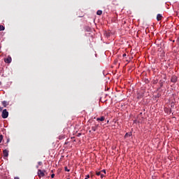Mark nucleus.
<instances>
[{
  "label": "nucleus",
  "mask_w": 179,
  "mask_h": 179,
  "mask_svg": "<svg viewBox=\"0 0 179 179\" xmlns=\"http://www.w3.org/2000/svg\"><path fill=\"white\" fill-rule=\"evenodd\" d=\"M8 115H9V113L8 112V110H6V109L3 110V112L1 114L2 118H8Z\"/></svg>",
  "instance_id": "nucleus-1"
},
{
  "label": "nucleus",
  "mask_w": 179,
  "mask_h": 179,
  "mask_svg": "<svg viewBox=\"0 0 179 179\" xmlns=\"http://www.w3.org/2000/svg\"><path fill=\"white\" fill-rule=\"evenodd\" d=\"M106 174V170L103 169L99 172H96V176H101V178H103L104 177V175Z\"/></svg>",
  "instance_id": "nucleus-2"
},
{
  "label": "nucleus",
  "mask_w": 179,
  "mask_h": 179,
  "mask_svg": "<svg viewBox=\"0 0 179 179\" xmlns=\"http://www.w3.org/2000/svg\"><path fill=\"white\" fill-rule=\"evenodd\" d=\"M45 172V171H41V169L38 170V177H44L45 174L44 173Z\"/></svg>",
  "instance_id": "nucleus-3"
},
{
  "label": "nucleus",
  "mask_w": 179,
  "mask_h": 179,
  "mask_svg": "<svg viewBox=\"0 0 179 179\" xmlns=\"http://www.w3.org/2000/svg\"><path fill=\"white\" fill-rule=\"evenodd\" d=\"M4 62H6V64H10V62H12V57L8 56L7 58L4 59Z\"/></svg>",
  "instance_id": "nucleus-4"
},
{
  "label": "nucleus",
  "mask_w": 179,
  "mask_h": 179,
  "mask_svg": "<svg viewBox=\"0 0 179 179\" xmlns=\"http://www.w3.org/2000/svg\"><path fill=\"white\" fill-rule=\"evenodd\" d=\"M3 155L4 157H8V156L9 155V151H8V150H4L3 151Z\"/></svg>",
  "instance_id": "nucleus-5"
},
{
  "label": "nucleus",
  "mask_w": 179,
  "mask_h": 179,
  "mask_svg": "<svg viewBox=\"0 0 179 179\" xmlns=\"http://www.w3.org/2000/svg\"><path fill=\"white\" fill-rule=\"evenodd\" d=\"M171 82H172L173 83H176V82H177V76H173L171 79Z\"/></svg>",
  "instance_id": "nucleus-6"
},
{
  "label": "nucleus",
  "mask_w": 179,
  "mask_h": 179,
  "mask_svg": "<svg viewBox=\"0 0 179 179\" xmlns=\"http://www.w3.org/2000/svg\"><path fill=\"white\" fill-rule=\"evenodd\" d=\"M104 120H105L104 116H102L101 117H97L96 118V121H104Z\"/></svg>",
  "instance_id": "nucleus-7"
},
{
  "label": "nucleus",
  "mask_w": 179,
  "mask_h": 179,
  "mask_svg": "<svg viewBox=\"0 0 179 179\" xmlns=\"http://www.w3.org/2000/svg\"><path fill=\"white\" fill-rule=\"evenodd\" d=\"M162 15L161 14H158L157 15V20H158V21L162 20Z\"/></svg>",
  "instance_id": "nucleus-8"
},
{
  "label": "nucleus",
  "mask_w": 179,
  "mask_h": 179,
  "mask_svg": "<svg viewBox=\"0 0 179 179\" xmlns=\"http://www.w3.org/2000/svg\"><path fill=\"white\" fill-rule=\"evenodd\" d=\"M103 11H101V10H99L96 12V15H98L99 16H100L101 15H102Z\"/></svg>",
  "instance_id": "nucleus-9"
},
{
  "label": "nucleus",
  "mask_w": 179,
  "mask_h": 179,
  "mask_svg": "<svg viewBox=\"0 0 179 179\" xmlns=\"http://www.w3.org/2000/svg\"><path fill=\"white\" fill-rule=\"evenodd\" d=\"M3 30H5V27L3 25L0 26V31H3Z\"/></svg>",
  "instance_id": "nucleus-10"
},
{
  "label": "nucleus",
  "mask_w": 179,
  "mask_h": 179,
  "mask_svg": "<svg viewBox=\"0 0 179 179\" xmlns=\"http://www.w3.org/2000/svg\"><path fill=\"white\" fill-rule=\"evenodd\" d=\"M2 105L3 106V107H6V106H8V104L6 103V101H2Z\"/></svg>",
  "instance_id": "nucleus-11"
},
{
  "label": "nucleus",
  "mask_w": 179,
  "mask_h": 179,
  "mask_svg": "<svg viewBox=\"0 0 179 179\" xmlns=\"http://www.w3.org/2000/svg\"><path fill=\"white\" fill-rule=\"evenodd\" d=\"M59 139H65V135H61L59 136Z\"/></svg>",
  "instance_id": "nucleus-12"
},
{
  "label": "nucleus",
  "mask_w": 179,
  "mask_h": 179,
  "mask_svg": "<svg viewBox=\"0 0 179 179\" xmlns=\"http://www.w3.org/2000/svg\"><path fill=\"white\" fill-rule=\"evenodd\" d=\"M129 136H131V134L127 133V134H125V136H124V138H128V137H129Z\"/></svg>",
  "instance_id": "nucleus-13"
},
{
  "label": "nucleus",
  "mask_w": 179,
  "mask_h": 179,
  "mask_svg": "<svg viewBox=\"0 0 179 179\" xmlns=\"http://www.w3.org/2000/svg\"><path fill=\"white\" fill-rule=\"evenodd\" d=\"M3 140V136L0 135V143L2 142Z\"/></svg>",
  "instance_id": "nucleus-14"
},
{
  "label": "nucleus",
  "mask_w": 179,
  "mask_h": 179,
  "mask_svg": "<svg viewBox=\"0 0 179 179\" xmlns=\"http://www.w3.org/2000/svg\"><path fill=\"white\" fill-rule=\"evenodd\" d=\"M64 169H65V171H70V170L66 166L64 168Z\"/></svg>",
  "instance_id": "nucleus-15"
},
{
  "label": "nucleus",
  "mask_w": 179,
  "mask_h": 179,
  "mask_svg": "<svg viewBox=\"0 0 179 179\" xmlns=\"http://www.w3.org/2000/svg\"><path fill=\"white\" fill-rule=\"evenodd\" d=\"M54 177H55V174L52 173V174L51 175V178H54Z\"/></svg>",
  "instance_id": "nucleus-16"
},
{
  "label": "nucleus",
  "mask_w": 179,
  "mask_h": 179,
  "mask_svg": "<svg viewBox=\"0 0 179 179\" xmlns=\"http://www.w3.org/2000/svg\"><path fill=\"white\" fill-rule=\"evenodd\" d=\"M41 164H43V162H38V165H39V166H41Z\"/></svg>",
  "instance_id": "nucleus-17"
},
{
  "label": "nucleus",
  "mask_w": 179,
  "mask_h": 179,
  "mask_svg": "<svg viewBox=\"0 0 179 179\" xmlns=\"http://www.w3.org/2000/svg\"><path fill=\"white\" fill-rule=\"evenodd\" d=\"M90 177V176L89 175H87V177H86L85 179H89Z\"/></svg>",
  "instance_id": "nucleus-18"
},
{
  "label": "nucleus",
  "mask_w": 179,
  "mask_h": 179,
  "mask_svg": "<svg viewBox=\"0 0 179 179\" xmlns=\"http://www.w3.org/2000/svg\"><path fill=\"white\" fill-rule=\"evenodd\" d=\"M2 110H3V108L0 106V111H2Z\"/></svg>",
  "instance_id": "nucleus-19"
},
{
  "label": "nucleus",
  "mask_w": 179,
  "mask_h": 179,
  "mask_svg": "<svg viewBox=\"0 0 179 179\" xmlns=\"http://www.w3.org/2000/svg\"><path fill=\"white\" fill-rule=\"evenodd\" d=\"M122 57H127V54H123Z\"/></svg>",
  "instance_id": "nucleus-20"
},
{
  "label": "nucleus",
  "mask_w": 179,
  "mask_h": 179,
  "mask_svg": "<svg viewBox=\"0 0 179 179\" xmlns=\"http://www.w3.org/2000/svg\"><path fill=\"white\" fill-rule=\"evenodd\" d=\"M92 130L96 131V127H92Z\"/></svg>",
  "instance_id": "nucleus-21"
},
{
  "label": "nucleus",
  "mask_w": 179,
  "mask_h": 179,
  "mask_svg": "<svg viewBox=\"0 0 179 179\" xmlns=\"http://www.w3.org/2000/svg\"><path fill=\"white\" fill-rule=\"evenodd\" d=\"M14 179H20V178H19V177H15Z\"/></svg>",
  "instance_id": "nucleus-22"
},
{
  "label": "nucleus",
  "mask_w": 179,
  "mask_h": 179,
  "mask_svg": "<svg viewBox=\"0 0 179 179\" xmlns=\"http://www.w3.org/2000/svg\"><path fill=\"white\" fill-rule=\"evenodd\" d=\"M0 85H1V82H0Z\"/></svg>",
  "instance_id": "nucleus-23"
}]
</instances>
